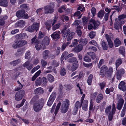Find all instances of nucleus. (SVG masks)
<instances>
[{
	"label": "nucleus",
	"instance_id": "nucleus-14",
	"mask_svg": "<svg viewBox=\"0 0 126 126\" xmlns=\"http://www.w3.org/2000/svg\"><path fill=\"white\" fill-rule=\"evenodd\" d=\"M124 101L122 98H120L119 100L117 103V109L119 110H120L121 109L123 106Z\"/></svg>",
	"mask_w": 126,
	"mask_h": 126
},
{
	"label": "nucleus",
	"instance_id": "nucleus-26",
	"mask_svg": "<svg viewBox=\"0 0 126 126\" xmlns=\"http://www.w3.org/2000/svg\"><path fill=\"white\" fill-rule=\"evenodd\" d=\"M122 59L119 58L117 59L116 61L115 64L117 69L119 66L122 63Z\"/></svg>",
	"mask_w": 126,
	"mask_h": 126
},
{
	"label": "nucleus",
	"instance_id": "nucleus-61",
	"mask_svg": "<svg viewBox=\"0 0 126 126\" xmlns=\"http://www.w3.org/2000/svg\"><path fill=\"white\" fill-rule=\"evenodd\" d=\"M59 63L58 62H57L55 60H53L52 63V64L53 66L54 67L58 66L59 65Z\"/></svg>",
	"mask_w": 126,
	"mask_h": 126
},
{
	"label": "nucleus",
	"instance_id": "nucleus-63",
	"mask_svg": "<svg viewBox=\"0 0 126 126\" xmlns=\"http://www.w3.org/2000/svg\"><path fill=\"white\" fill-rule=\"evenodd\" d=\"M118 73L119 72L120 74L123 75L125 73L124 70L123 68H121L120 69H118L117 71Z\"/></svg>",
	"mask_w": 126,
	"mask_h": 126
},
{
	"label": "nucleus",
	"instance_id": "nucleus-31",
	"mask_svg": "<svg viewBox=\"0 0 126 126\" xmlns=\"http://www.w3.org/2000/svg\"><path fill=\"white\" fill-rule=\"evenodd\" d=\"M41 72V71L40 70L37 71L32 77V80L34 81L35 80L36 78L40 75Z\"/></svg>",
	"mask_w": 126,
	"mask_h": 126
},
{
	"label": "nucleus",
	"instance_id": "nucleus-21",
	"mask_svg": "<svg viewBox=\"0 0 126 126\" xmlns=\"http://www.w3.org/2000/svg\"><path fill=\"white\" fill-rule=\"evenodd\" d=\"M21 60V59H18L10 62L9 63L11 65L15 66L20 62Z\"/></svg>",
	"mask_w": 126,
	"mask_h": 126
},
{
	"label": "nucleus",
	"instance_id": "nucleus-35",
	"mask_svg": "<svg viewBox=\"0 0 126 126\" xmlns=\"http://www.w3.org/2000/svg\"><path fill=\"white\" fill-rule=\"evenodd\" d=\"M68 54V52L67 51H65L63 52L61 57V60L62 61L64 58L65 59H67V56Z\"/></svg>",
	"mask_w": 126,
	"mask_h": 126
},
{
	"label": "nucleus",
	"instance_id": "nucleus-54",
	"mask_svg": "<svg viewBox=\"0 0 126 126\" xmlns=\"http://www.w3.org/2000/svg\"><path fill=\"white\" fill-rule=\"evenodd\" d=\"M17 82L18 83V84H19V86L16 87L15 88V91H18L21 89L23 87V85L20 83V82L19 81H17Z\"/></svg>",
	"mask_w": 126,
	"mask_h": 126
},
{
	"label": "nucleus",
	"instance_id": "nucleus-57",
	"mask_svg": "<svg viewBox=\"0 0 126 126\" xmlns=\"http://www.w3.org/2000/svg\"><path fill=\"white\" fill-rule=\"evenodd\" d=\"M31 53L30 51L28 50L27 51L25 54V58L27 59L30 58L31 57Z\"/></svg>",
	"mask_w": 126,
	"mask_h": 126
},
{
	"label": "nucleus",
	"instance_id": "nucleus-64",
	"mask_svg": "<svg viewBox=\"0 0 126 126\" xmlns=\"http://www.w3.org/2000/svg\"><path fill=\"white\" fill-rule=\"evenodd\" d=\"M66 73V71L65 68H63L61 69L60 74L61 76H64L65 75Z\"/></svg>",
	"mask_w": 126,
	"mask_h": 126
},
{
	"label": "nucleus",
	"instance_id": "nucleus-59",
	"mask_svg": "<svg viewBox=\"0 0 126 126\" xmlns=\"http://www.w3.org/2000/svg\"><path fill=\"white\" fill-rule=\"evenodd\" d=\"M20 8L21 9H28L29 7L28 6L27 4H24L20 5Z\"/></svg>",
	"mask_w": 126,
	"mask_h": 126
},
{
	"label": "nucleus",
	"instance_id": "nucleus-8",
	"mask_svg": "<svg viewBox=\"0 0 126 126\" xmlns=\"http://www.w3.org/2000/svg\"><path fill=\"white\" fill-rule=\"evenodd\" d=\"M119 89L121 90L125 91L126 90V83L123 81H121L118 85Z\"/></svg>",
	"mask_w": 126,
	"mask_h": 126
},
{
	"label": "nucleus",
	"instance_id": "nucleus-62",
	"mask_svg": "<svg viewBox=\"0 0 126 126\" xmlns=\"http://www.w3.org/2000/svg\"><path fill=\"white\" fill-rule=\"evenodd\" d=\"M60 26V23H58L53 26L52 27V29L53 31L58 29Z\"/></svg>",
	"mask_w": 126,
	"mask_h": 126
},
{
	"label": "nucleus",
	"instance_id": "nucleus-3",
	"mask_svg": "<svg viewBox=\"0 0 126 126\" xmlns=\"http://www.w3.org/2000/svg\"><path fill=\"white\" fill-rule=\"evenodd\" d=\"M39 29V23L34 22L32 25L28 27L26 30L30 32H32L35 31L36 32Z\"/></svg>",
	"mask_w": 126,
	"mask_h": 126
},
{
	"label": "nucleus",
	"instance_id": "nucleus-25",
	"mask_svg": "<svg viewBox=\"0 0 126 126\" xmlns=\"http://www.w3.org/2000/svg\"><path fill=\"white\" fill-rule=\"evenodd\" d=\"M7 0H0V6L6 7L8 6Z\"/></svg>",
	"mask_w": 126,
	"mask_h": 126
},
{
	"label": "nucleus",
	"instance_id": "nucleus-44",
	"mask_svg": "<svg viewBox=\"0 0 126 126\" xmlns=\"http://www.w3.org/2000/svg\"><path fill=\"white\" fill-rule=\"evenodd\" d=\"M101 45L104 50H107L108 49V47L106 43L104 41H102L101 42Z\"/></svg>",
	"mask_w": 126,
	"mask_h": 126
},
{
	"label": "nucleus",
	"instance_id": "nucleus-55",
	"mask_svg": "<svg viewBox=\"0 0 126 126\" xmlns=\"http://www.w3.org/2000/svg\"><path fill=\"white\" fill-rule=\"evenodd\" d=\"M114 90V88L113 87H111L109 89L107 88L106 90V93L107 94H109L110 92H112Z\"/></svg>",
	"mask_w": 126,
	"mask_h": 126
},
{
	"label": "nucleus",
	"instance_id": "nucleus-5",
	"mask_svg": "<svg viewBox=\"0 0 126 126\" xmlns=\"http://www.w3.org/2000/svg\"><path fill=\"white\" fill-rule=\"evenodd\" d=\"M54 5L53 3H50L49 5L47 6L44 8L45 13L46 14L51 13H53L54 11L53 8Z\"/></svg>",
	"mask_w": 126,
	"mask_h": 126
},
{
	"label": "nucleus",
	"instance_id": "nucleus-46",
	"mask_svg": "<svg viewBox=\"0 0 126 126\" xmlns=\"http://www.w3.org/2000/svg\"><path fill=\"white\" fill-rule=\"evenodd\" d=\"M38 35V38L39 39H40L42 38L45 36V34L44 32L41 31H39Z\"/></svg>",
	"mask_w": 126,
	"mask_h": 126
},
{
	"label": "nucleus",
	"instance_id": "nucleus-32",
	"mask_svg": "<svg viewBox=\"0 0 126 126\" xmlns=\"http://www.w3.org/2000/svg\"><path fill=\"white\" fill-rule=\"evenodd\" d=\"M93 78V75L92 74H90L87 80V82L88 85H90L91 84Z\"/></svg>",
	"mask_w": 126,
	"mask_h": 126
},
{
	"label": "nucleus",
	"instance_id": "nucleus-37",
	"mask_svg": "<svg viewBox=\"0 0 126 126\" xmlns=\"http://www.w3.org/2000/svg\"><path fill=\"white\" fill-rule=\"evenodd\" d=\"M47 78L48 80L50 82H53L54 80V77L50 74H48V75Z\"/></svg>",
	"mask_w": 126,
	"mask_h": 126
},
{
	"label": "nucleus",
	"instance_id": "nucleus-60",
	"mask_svg": "<svg viewBox=\"0 0 126 126\" xmlns=\"http://www.w3.org/2000/svg\"><path fill=\"white\" fill-rule=\"evenodd\" d=\"M96 35V33L93 31L91 32L89 34V36L91 39L93 38Z\"/></svg>",
	"mask_w": 126,
	"mask_h": 126
},
{
	"label": "nucleus",
	"instance_id": "nucleus-42",
	"mask_svg": "<svg viewBox=\"0 0 126 126\" xmlns=\"http://www.w3.org/2000/svg\"><path fill=\"white\" fill-rule=\"evenodd\" d=\"M24 52V49L22 48H20L18 49L16 54L18 56L22 55Z\"/></svg>",
	"mask_w": 126,
	"mask_h": 126
},
{
	"label": "nucleus",
	"instance_id": "nucleus-6",
	"mask_svg": "<svg viewBox=\"0 0 126 126\" xmlns=\"http://www.w3.org/2000/svg\"><path fill=\"white\" fill-rule=\"evenodd\" d=\"M116 108L114 103L112 105V109L111 112L109 113L108 119L109 121H111L113 117V115L115 113Z\"/></svg>",
	"mask_w": 126,
	"mask_h": 126
},
{
	"label": "nucleus",
	"instance_id": "nucleus-50",
	"mask_svg": "<svg viewBox=\"0 0 126 126\" xmlns=\"http://www.w3.org/2000/svg\"><path fill=\"white\" fill-rule=\"evenodd\" d=\"M107 70V68L106 66L104 65L101 68L100 71V73H105Z\"/></svg>",
	"mask_w": 126,
	"mask_h": 126
},
{
	"label": "nucleus",
	"instance_id": "nucleus-16",
	"mask_svg": "<svg viewBox=\"0 0 126 126\" xmlns=\"http://www.w3.org/2000/svg\"><path fill=\"white\" fill-rule=\"evenodd\" d=\"M126 18V14L119 15L118 16V20L121 22L122 24H124L125 22L124 19Z\"/></svg>",
	"mask_w": 126,
	"mask_h": 126
},
{
	"label": "nucleus",
	"instance_id": "nucleus-47",
	"mask_svg": "<svg viewBox=\"0 0 126 126\" xmlns=\"http://www.w3.org/2000/svg\"><path fill=\"white\" fill-rule=\"evenodd\" d=\"M111 106L109 105L106 108L105 110V112L106 113H109L111 112Z\"/></svg>",
	"mask_w": 126,
	"mask_h": 126
},
{
	"label": "nucleus",
	"instance_id": "nucleus-51",
	"mask_svg": "<svg viewBox=\"0 0 126 126\" xmlns=\"http://www.w3.org/2000/svg\"><path fill=\"white\" fill-rule=\"evenodd\" d=\"M84 61L87 62H90L91 61V59L89 56L88 55L85 56L84 58Z\"/></svg>",
	"mask_w": 126,
	"mask_h": 126
},
{
	"label": "nucleus",
	"instance_id": "nucleus-2",
	"mask_svg": "<svg viewBox=\"0 0 126 126\" xmlns=\"http://www.w3.org/2000/svg\"><path fill=\"white\" fill-rule=\"evenodd\" d=\"M69 105V102L67 99L63 101L61 108V112L63 113H65L68 110Z\"/></svg>",
	"mask_w": 126,
	"mask_h": 126
},
{
	"label": "nucleus",
	"instance_id": "nucleus-4",
	"mask_svg": "<svg viewBox=\"0 0 126 126\" xmlns=\"http://www.w3.org/2000/svg\"><path fill=\"white\" fill-rule=\"evenodd\" d=\"M25 91L23 90H21L17 92L15 97V100L17 101L21 100L23 97Z\"/></svg>",
	"mask_w": 126,
	"mask_h": 126
},
{
	"label": "nucleus",
	"instance_id": "nucleus-27",
	"mask_svg": "<svg viewBox=\"0 0 126 126\" xmlns=\"http://www.w3.org/2000/svg\"><path fill=\"white\" fill-rule=\"evenodd\" d=\"M114 43L115 47H117L121 45V42L119 40V38H117L114 40Z\"/></svg>",
	"mask_w": 126,
	"mask_h": 126
},
{
	"label": "nucleus",
	"instance_id": "nucleus-30",
	"mask_svg": "<svg viewBox=\"0 0 126 126\" xmlns=\"http://www.w3.org/2000/svg\"><path fill=\"white\" fill-rule=\"evenodd\" d=\"M103 96L102 94H100L97 96L96 99V102L97 103H100L101 101L103 99Z\"/></svg>",
	"mask_w": 126,
	"mask_h": 126
},
{
	"label": "nucleus",
	"instance_id": "nucleus-18",
	"mask_svg": "<svg viewBox=\"0 0 126 126\" xmlns=\"http://www.w3.org/2000/svg\"><path fill=\"white\" fill-rule=\"evenodd\" d=\"M123 24H122L119 21H116L114 23V27L115 29L117 30H118L121 27V25Z\"/></svg>",
	"mask_w": 126,
	"mask_h": 126
},
{
	"label": "nucleus",
	"instance_id": "nucleus-45",
	"mask_svg": "<svg viewBox=\"0 0 126 126\" xmlns=\"http://www.w3.org/2000/svg\"><path fill=\"white\" fill-rule=\"evenodd\" d=\"M126 106L124 105L123 108L121 111V116L122 117H123L125 115V112L126 110Z\"/></svg>",
	"mask_w": 126,
	"mask_h": 126
},
{
	"label": "nucleus",
	"instance_id": "nucleus-38",
	"mask_svg": "<svg viewBox=\"0 0 126 126\" xmlns=\"http://www.w3.org/2000/svg\"><path fill=\"white\" fill-rule=\"evenodd\" d=\"M82 27L81 26H79L77 27V29L76 31V32L78 35L80 36L82 34V32L81 30Z\"/></svg>",
	"mask_w": 126,
	"mask_h": 126
},
{
	"label": "nucleus",
	"instance_id": "nucleus-49",
	"mask_svg": "<svg viewBox=\"0 0 126 126\" xmlns=\"http://www.w3.org/2000/svg\"><path fill=\"white\" fill-rule=\"evenodd\" d=\"M112 10H114L117 11V12H120L121 10H120V7L118 6L115 5L111 9Z\"/></svg>",
	"mask_w": 126,
	"mask_h": 126
},
{
	"label": "nucleus",
	"instance_id": "nucleus-1",
	"mask_svg": "<svg viewBox=\"0 0 126 126\" xmlns=\"http://www.w3.org/2000/svg\"><path fill=\"white\" fill-rule=\"evenodd\" d=\"M39 99V96L36 95L34 96L31 100L34 103L33 106L34 110L37 112L42 110L45 103L44 100L43 98L38 100Z\"/></svg>",
	"mask_w": 126,
	"mask_h": 126
},
{
	"label": "nucleus",
	"instance_id": "nucleus-34",
	"mask_svg": "<svg viewBox=\"0 0 126 126\" xmlns=\"http://www.w3.org/2000/svg\"><path fill=\"white\" fill-rule=\"evenodd\" d=\"M105 13L104 11L101 10L98 13L97 16L98 17L101 19L103 17Z\"/></svg>",
	"mask_w": 126,
	"mask_h": 126
},
{
	"label": "nucleus",
	"instance_id": "nucleus-12",
	"mask_svg": "<svg viewBox=\"0 0 126 126\" xmlns=\"http://www.w3.org/2000/svg\"><path fill=\"white\" fill-rule=\"evenodd\" d=\"M24 67H26L28 70H30L33 67V65L30 63L29 61H27L24 63L23 65Z\"/></svg>",
	"mask_w": 126,
	"mask_h": 126
},
{
	"label": "nucleus",
	"instance_id": "nucleus-53",
	"mask_svg": "<svg viewBox=\"0 0 126 126\" xmlns=\"http://www.w3.org/2000/svg\"><path fill=\"white\" fill-rule=\"evenodd\" d=\"M42 66L43 68H45L47 64V61H45L43 59L41 60Z\"/></svg>",
	"mask_w": 126,
	"mask_h": 126
},
{
	"label": "nucleus",
	"instance_id": "nucleus-33",
	"mask_svg": "<svg viewBox=\"0 0 126 126\" xmlns=\"http://www.w3.org/2000/svg\"><path fill=\"white\" fill-rule=\"evenodd\" d=\"M66 8V5H64L62 6L58 9V12L60 13H62L65 10Z\"/></svg>",
	"mask_w": 126,
	"mask_h": 126
},
{
	"label": "nucleus",
	"instance_id": "nucleus-36",
	"mask_svg": "<svg viewBox=\"0 0 126 126\" xmlns=\"http://www.w3.org/2000/svg\"><path fill=\"white\" fill-rule=\"evenodd\" d=\"M119 53L124 56L125 54V49L124 47H120L119 49Z\"/></svg>",
	"mask_w": 126,
	"mask_h": 126
},
{
	"label": "nucleus",
	"instance_id": "nucleus-28",
	"mask_svg": "<svg viewBox=\"0 0 126 126\" xmlns=\"http://www.w3.org/2000/svg\"><path fill=\"white\" fill-rule=\"evenodd\" d=\"M84 10V8H83L80 11H77L75 12L73 15V16L75 18L76 17L78 16V18H81L82 14L80 15V11H82L83 10Z\"/></svg>",
	"mask_w": 126,
	"mask_h": 126
},
{
	"label": "nucleus",
	"instance_id": "nucleus-13",
	"mask_svg": "<svg viewBox=\"0 0 126 126\" xmlns=\"http://www.w3.org/2000/svg\"><path fill=\"white\" fill-rule=\"evenodd\" d=\"M50 39L47 36L45 37L42 41V43L45 46L48 45L50 43Z\"/></svg>",
	"mask_w": 126,
	"mask_h": 126
},
{
	"label": "nucleus",
	"instance_id": "nucleus-7",
	"mask_svg": "<svg viewBox=\"0 0 126 126\" xmlns=\"http://www.w3.org/2000/svg\"><path fill=\"white\" fill-rule=\"evenodd\" d=\"M75 33L74 32H71L70 31L66 35L64 34L62 35L63 36L64 38H67V41H69L71 40L74 37Z\"/></svg>",
	"mask_w": 126,
	"mask_h": 126
},
{
	"label": "nucleus",
	"instance_id": "nucleus-9",
	"mask_svg": "<svg viewBox=\"0 0 126 126\" xmlns=\"http://www.w3.org/2000/svg\"><path fill=\"white\" fill-rule=\"evenodd\" d=\"M60 31L54 32L51 35V38L54 40H57L59 39L60 37Z\"/></svg>",
	"mask_w": 126,
	"mask_h": 126
},
{
	"label": "nucleus",
	"instance_id": "nucleus-23",
	"mask_svg": "<svg viewBox=\"0 0 126 126\" xmlns=\"http://www.w3.org/2000/svg\"><path fill=\"white\" fill-rule=\"evenodd\" d=\"M50 51L47 50H44L43 52V58L44 59H47L49 55Z\"/></svg>",
	"mask_w": 126,
	"mask_h": 126
},
{
	"label": "nucleus",
	"instance_id": "nucleus-58",
	"mask_svg": "<svg viewBox=\"0 0 126 126\" xmlns=\"http://www.w3.org/2000/svg\"><path fill=\"white\" fill-rule=\"evenodd\" d=\"M64 18L65 21H68L69 20V18L68 16L65 15H63L61 16V19L64 21Z\"/></svg>",
	"mask_w": 126,
	"mask_h": 126
},
{
	"label": "nucleus",
	"instance_id": "nucleus-17",
	"mask_svg": "<svg viewBox=\"0 0 126 126\" xmlns=\"http://www.w3.org/2000/svg\"><path fill=\"white\" fill-rule=\"evenodd\" d=\"M91 22L93 24V29L95 30L98 28V27L100 24V22L98 21L96 22L95 20L92 19L91 20Z\"/></svg>",
	"mask_w": 126,
	"mask_h": 126
},
{
	"label": "nucleus",
	"instance_id": "nucleus-52",
	"mask_svg": "<svg viewBox=\"0 0 126 126\" xmlns=\"http://www.w3.org/2000/svg\"><path fill=\"white\" fill-rule=\"evenodd\" d=\"M45 24L46 28L48 30H49L51 27L49 21H47L45 23Z\"/></svg>",
	"mask_w": 126,
	"mask_h": 126
},
{
	"label": "nucleus",
	"instance_id": "nucleus-10",
	"mask_svg": "<svg viewBox=\"0 0 126 126\" xmlns=\"http://www.w3.org/2000/svg\"><path fill=\"white\" fill-rule=\"evenodd\" d=\"M82 104V103H81L80 104L79 102V101H77L76 102L75 108L73 112V115H75L76 114L78 111V108L81 107Z\"/></svg>",
	"mask_w": 126,
	"mask_h": 126
},
{
	"label": "nucleus",
	"instance_id": "nucleus-20",
	"mask_svg": "<svg viewBox=\"0 0 126 126\" xmlns=\"http://www.w3.org/2000/svg\"><path fill=\"white\" fill-rule=\"evenodd\" d=\"M88 102L87 100H85L83 102L82 109L84 110L87 111L88 110Z\"/></svg>",
	"mask_w": 126,
	"mask_h": 126
},
{
	"label": "nucleus",
	"instance_id": "nucleus-15",
	"mask_svg": "<svg viewBox=\"0 0 126 126\" xmlns=\"http://www.w3.org/2000/svg\"><path fill=\"white\" fill-rule=\"evenodd\" d=\"M25 11L23 10H21L17 11L16 14V16L18 17H22L24 16Z\"/></svg>",
	"mask_w": 126,
	"mask_h": 126
},
{
	"label": "nucleus",
	"instance_id": "nucleus-41",
	"mask_svg": "<svg viewBox=\"0 0 126 126\" xmlns=\"http://www.w3.org/2000/svg\"><path fill=\"white\" fill-rule=\"evenodd\" d=\"M35 83L37 86L40 85L42 83V78L39 77L35 81Z\"/></svg>",
	"mask_w": 126,
	"mask_h": 126
},
{
	"label": "nucleus",
	"instance_id": "nucleus-22",
	"mask_svg": "<svg viewBox=\"0 0 126 126\" xmlns=\"http://www.w3.org/2000/svg\"><path fill=\"white\" fill-rule=\"evenodd\" d=\"M82 49V45L81 44H79L78 45V46L74 48V50L76 52L78 53L81 51Z\"/></svg>",
	"mask_w": 126,
	"mask_h": 126
},
{
	"label": "nucleus",
	"instance_id": "nucleus-40",
	"mask_svg": "<svg viewBox=\"0 0 126 126\" xmlns=\"http://www.w3.org/2000/svg\"><path fill=\"white\" fill-rule=\"evenodd\" d=\"M87 43V39L86 38L81 39L80 41V44H81L83 46L86 45Z\"/></svg>",
	"mask_w": 126,
	"mask_h": 126
},
{
	"label": "nucleus",
	"instance_id": "nucleus-19",
	"mask_svg": "<svg viewBox=\"0 0 126 126\" xmlns=\"http://www.w3.org/2000/svg\"><path fill=\"white\" fill-rule=\"evenodd\" d=\"M44 90L41 87H39L35 89L34 90V93L35 94H41L44 93Z\"/></svg>",
	"mask_w": 126,
	"mask_h": 126
},
{
	"label": "nucleus",
	"instance_id": "nucleus-56",
	"mask_svg": "<svg viewBox=\"0 0 126 126\" xmlns=\"http://www.w3.org/2000/svg\"><path fill=\"white\" fill-rule=\"evenodd\" d=\"M61 104V102H59L57 104L55 111V115H56L57 114L58 110L60 109Z\"/></svg>",
	"mask_w": 126,
	"mask_h": 126
},
{
	"label": "nucleus",
	"instance_id": "nucleus-39",
	"mask_svg": "<svg viewBox=\"0 0 126 126\" xmlns=\"http://www.w3.org/2000/svg\"><path fill=\"white\" fill-rule=\"evenodd\" d=\"M18 42V47H21L27 44V42L25 40H22Z\"/></svg>",
	"mask_w": 126,
	"mask_h": 126
},
{
	"label": "nucleus",
	"instance_id": "nucleus-24",
	"mask_svg": "<svg viewBox=\"0 0 126 126\" xmlns=\"http://www.w3.org/2000/svg\"><path fill=\"white\" fill-rule=\"evenodd\" d=\"M67 27L65 26L62 30L61 31V32L62 34V35L64 34L65 35H66V34H67L69 32L70 30L69 29H67Z\"/></svg>",
	"mask_w": 126,
	"mask_h": 126
},
{
	"label": "nucleus",
	"instance_id": "nucleus-11",
	"mask_svg": "<svg viewBox=\"0 0 126 126\" xmlns=\"http://www.w3.org/2000/svg\"><path fill=\"white\" fill-rule=\"evenodd\" d=\"M35 47L37 50H39L41 49H44L46 48V47L42 42L37 43L35 45Z\"/></svg>",
	"mask_w": 126,
	"mask_h": 126
},
{
	"label": "nucleus",
	"instance_id": "nucleus-48",
	"mask_svg": "<svg viewBox=\"0 0 126 126\" xmlns=\"http://www.w3.org/2000/svg\"><path fill=\"white\" fill-rule=\"evenodd\" d=\"M56 93L55 92H53L49 98L54 101L56 97Z\"/></svg>",
	"mask_w": 126,
	"mask_h": 126
},
{
	"label": "nucleus",
	"instance_id": "nucleus-29",
	"mask_svg": "<svg viewBox=\"0 0 126 126\" xmlns=\"http://www.w3.org/2000/svg\"><path fill=\"white\" fill-rule=\"evenodd\" d=\"M16 24L18 26L20 27H22L24 26L25 24V22L23 20H20L18 21Z\"/></svg>",
	"mask_w": 126,
	"mask_h": 126
},
{
	"label": "nucleus",
	"instance_id": "nucleus-43",
	"mask_svg": "<svg viewBox=\"0 0 126 126\" xmlns=\"http://www.w3.org/2000/svg\"><path fill=\"white\" fill-rule=\"evenodd\" d=\"M37 37L36 35L31 39V43L32 44H34L35 45L39 42L38 40L37 39Z\"/></svg>",
	"mask_w": 126,
	"mask_h": 126
}]
</instances>
